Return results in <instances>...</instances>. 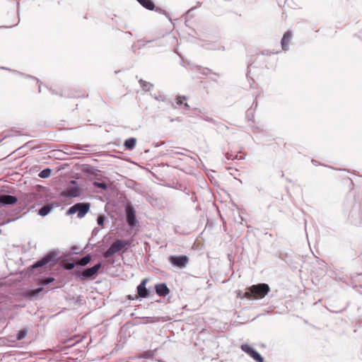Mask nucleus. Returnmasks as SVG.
Returning a JSON list of instances; mask_svg holds the SVG:
<instances>
[{
  "label": "nucleus",
  "instance_id": "f257e3e1",
  "mask_svg": "<svg viewBox=\"0 0 362 362\" xmlns=\"http://www.w3.org/2000/svg\"><path fill=\"white\" fill-rule=\"evenodd\" d=\"M270 291V288L267 284H258L250 286L247 291L243 294V296H240L241 298H254V299H262Z\"/></svg>",
  "mask_w": 362,
  "mask_h": 362
},
{
  "label": "nucleus",
  "instance_id": "f03ea898",
  "mask_svg": "<svg viewBox=\"0 0 362 362\" xmlns=\"http://www.w3.org/2000/svg\"><path fill=\"white\" fill-rule=\"evenodd\" d=\"M58 259V252L56 251H51L45 255L42 259L34 263L30 268V271L37 268H42L46 266L52 267L54 266Z\"/></svg>",
  "mask_w": 362,
  "mask_h": 362
},
{
  "label": "nucleus",
  "instance_id": "7ed1b4c3",
  "mask_svg": "<svg viewBox=\"0 0 362 362\" xmlns=\"http://www.w3.org/2000/svg\"><path fill=\"white\" fill-rule=\"evenodd\" d=\"M90 204L88 202H78L71 206L66 211V215H72L77 213L78 218H83L88 212Z\"/></svg>",
  "mask_w": 362,
  "mask_h": 362
},
{
  "label": "nucleus",
  "instance_id": "20e7f679",
  "mask_svg": "<svg viewBox=\"0 0 362 362\" xmlns=\"http://www.w3.org/2000/svg\"><path fill=\"white\" fill-rule=\"evenodd\" d=\"M101 266V263H98L92 267L84 269L81 272H78V276L83 281L94 278Z\"/></svg>",
  "mask_w": 362,
  "mask_h": 362
},
{
  "label": "nucleus",
  "instance_id": "39448f33",
  "mask_svg": "<svg viewBox=\"0 0 362 362\" xmlns=\"http://www.w3.org/2000/svg\"><path fill=\"white\" fill-rule=\"evenodd\" d=\"M169 262L173 266L179 269H184L189 262V257L186 255H171Z\"/></svg>",
  "mask_w": 362,
  "mask_h": 362
},
{
  "label": "nucleus",
  "instance_id": "423d86ee",
  "mask_svg": "<svg viewBox=\"0 0 362 362\" xmlns=\"http://www.w3.org/2000/svg\"><path fill=\"white\" fill-rule=\"evenodd\" d=\"M126 221L128 226L134 228L137 224L138 221L136 216V211L133 206L127 205L125 207Z\"/></svg>",
  "mask_w": 362,
  "mask_h": 362
},
{
  "label": "nucleus",
  "instance_id": "0eeeda50",
  "mask_svg": "<svg viewBox=\"0 0 362 362\" xmlns=\"http://www.w3.org/2000/svg\"><path fill=\"white\" fill-rule=\"evenodd\" d=\"M240 349L243 351L248 354L256 362H264V358L261 354L257 352L255 349L248 344H242Z\"/></svg>",
  "mask_w": 362,
  "mask_h": 362
},
{
  "label": "nucleus",
  "instance_id": "6e6552de",
  "mask_svg": "<svg viewBox=\"0 0 362 362\" xmlns=\"http://www.w3.org/2000/svg\"><path fill=\"white\" fill-rule=\"evenodd\" d=\"M123 242L122 240L117 239L112 243L110 247L103 253L105 258H109L112 257L115 253L123 250Z\"/></svg>",
  "mask_w": 362,
  "mask_h": 362
},
{
  "label": "nucleus",
  "instance_id": "1a4fd4ad",
  "mask_svg": "<svg viewBox=\"0 0 362 362\" xmlns=\"http://www.w3.org/2000/svg\"><path fill=\"white\" fill-rule=\"evenodd\" d=\"M148 282L147 279H143L136 287L137 295L139 298H146L149 296V291L146 288V285Z\"/></svg>",
  "mask_w": 362,
  "mask_h": 362
},
{
  "label": "nucleus",
  "instance_id": "9d476101",
  "mask_svg": "<svg viewBox=\"0 0 362 362\" xmlns=\"http://www.w3.org/2000/svg\"><path fill=\"white\" fill-rule=\"evenodd\" d=\"M18 201V199L16 196L6 194H0V206H4L6 205H13L16 204Z\"/></svg>",
  "mask_w": 362,
  "mask_h": 362
},
{
  "label": "nucleus",
  "instance_id": "9b49d317",
  "mask_svg": "<svg viewBox=\"0 0 362 362\" xmlns=\"http://www.w3.org/2000/svg\"><path fill=\"white\" fill-rule=\"evenodd\" d=\"M143 7L145 8L153 11L155 10L158 13H163L165 14V12L160 8L156 7L154 3L151 0H136Z\"/></svg>",
  "mask_w": 362,
  "mask_h": 362
},
{
  "label": "nucleus",
  "instance_id": "f8f14e48",
  "mask_svg": "<svg viewBox=\"0 0 362 362\" xmlns=\"http://www.w3.org/2000/svg\"><path fill=\"white\" fill-rule=\"evenodd\" d=\"M155 291L156 294L160 297H165L170 293V289L165 283L158 284L155 286Z\"/></svg>",
  "mask_w": 362,
  "mask_h": 362
},
{
  "label": "nucleus",
  "instance_id": "ddd939ff",
  "mask_svg": "<svg viewBox=\"0 0 362 362\" xmlns=\"http://www.w3.org/2000/svg\"><path fill=\"white\" fill-rule=\"evenodd\" d=\"M62 195L67 198L78 197L81 195L78 187H71L62 193Z\"/></svg>",
  "mask_w": 362,
  "mask_h": 362
},
{
  "label": "nucleus",
  "instance_id": "4468645a",
  "mask_svg": "<svg viewBox=\"0 0 362 362\" xmlns=\"http://www.w3.org/2000/svg\"><path fill=\"white\" fill-rule=\"evenodd\" d=\"M293 37V33L291 31H287L284 33L281 41V47L284 51H287L288 49V45Z\"/></svg>",
  "mask_w": 362,
  "mask_h": 362
},
{
  "label": "nucleus",
  "instance_id": "2eb2a0df",
  "mask_svg": "<svg viewBox=\"0 0 362 362\" xmlns=\"http://www.w3.org/2000/svg\"><path fill=\"white\" fill-rule=\"evenodd\" d=\"M43 291L42 287H40L35 289L28 290L25 292L24 296L25 298L32 299L36 297L40 292Z\"/></svg>",
  "mask_w": 362,
  "mask_h": 362
},
{
  "label": "nucleus",
  "instance_id": "dca6fc26",
  "mask_svg": "<svg viewBox=\"0 0 362 362\" xmlns=\"http://www.w3.org/2000/svg\"><path fill=\"white\" fill-rule=\"evenodd\" d=\"M136 144V139L135 138H129L127 140H125L124 146L126 149L127 150H132Z\"/></svg>",
  "mask_w": 362,
  "mask_h": 362
},
{
  "label": "nucleus",
  "instance_id": "f3484780",
  "mask_svg": "<svg viewBox=\"0 0 362 362\" xmlns=\"http://www.w3.org/2000/svg\"><path fill=\"white\" fill-rule=\"evenodd\" d=\"M52 210V206L51 205L47 204L42 206L39 211L38 214L41 216H47L51 211Z\"/></svg>",
  "mask_w": 362,
  "mask_h": 362
},
{
  "label": "nucleus",
  "instance_id": "a211bd4d",
  "mask_svg": "<svg viewBox=\"0 0 362 362\" xmlns=\"http://www.w3.org/2000/svg\"><path fill=\"white\" fill-rule=\"evenodd\" d=\"M139 84L141 86V87L143 88L144 90L145 91H148L151 90V88H153V85L149 82H147L143 79H140L139 81Z\"/></svg>",
  "mask_w": 362,
  "mask_h": 362
},
{
  "label": "nucleus",
  "instance_id": "6ab92c4d",
  "mask_svg": "<svg viewBox=\"0 0 362 362\" xmlns=\"http://www.w3.org/2000/svg\"><path fill=\"white\" fill-rule=\"evenodd\" d=\"M91 261V256L90 255L88 254L85 255L84 257H81L78 260V264L80 266L84 267L87 265Z\"/></svg>",
  "mask_w": 362,
  "mask_h": 362
},
{
  "label": "nucleus",
  "instance_id": "aec40b11",
  "mask_svg": "<svg viewBox=\"0 0 362 362\" xmlns=\"http://www.w3.org/2000/svg\"><path fill=\"white\" fill-rule=\"evenodd\" d=\"M28 332V330L27 329H22L19 330L17 332L16 337L17 340L23 339L26 337Z\"/></svg>",
  "mask_w": 362,
  "mask_h": 362
},
{
  "label": "nucleus",
  "instance_id": "412c9836",
  "mask_svg": "<svg viewBox=\"0 0 362 362\" xmlns=\"http://www.w3.org/2000/svg\"><path fill=\"white\" fill-rule=\"evenodd\" d=\"M52 170L49 168H45L39 173V177L41 178H47L50 176Z\"/></svg>",
  "mask_w": 362,
  "mask_h": 362
},
{
  "label": "nucleus",
  "instance_id": "4be33fe9",
  "mask_svg": "<svg viewBox=\"0 0 362 362\" xmlns=\"http://www.w3.org/2000/svg\"><path fill=\"white\" fill-rule=\"evenodd\" d=\"M182 100H186V98L185 96H183V97L178 96L177 98L176 104L178 105H183L185 110H189V105L187 103H183Z\"/></svg>",
  "mask_w": 362,
  "mask_h": 362
},
{
  "label": "nucleus",
  "instance_id": "5701e85b",
  "mask_svg": "<svg viewBox=\"0 0 362 362\" xmlns=\"http://www.w3.org/2000/svg\"><path fill=\"white\" fill-rule=\"evenodd\" d=\"M93 185L96 187L101 188L102 189L106 190L107 189V185L105 182L95 181Z\"/></svg>",
  "mask_w": 362,
  "mask_h": 362
},
{
  "label": "nucleus",
  "instance_id": "b1692460",
  "mask_svg": "<svg viewBox=\"0 0 362 362\" xmlns=\"http://www.w3.org/2000/svg\"><path fill=\"white\" fill-rule=\"evenodd\" d=\"M153 356H154L153 351H146L143 352L139 357L144 358H152L153 357Z\"/></svg>",
  "mask_w": 362,
  "mask_h": 362
},
{
  "label": "nucleus",
  "instance_id": "393cba45",
  "mask_svg": "<svg viewBox=\"0 0 362 362\" xmlns=\"http://www.w3.org/2000/svg\"><path fill=\"white\" fill-rule=\"evenodd\" d=\"M144 318L147 323H155L159 321V318L157 317H146Z\"/></svg>",
  "mask_w": 362,
  "mask_h": 362
},
{
  "label": "nucleus",
  "instance_id": "a878e982",
  "mask_svg": "<svg viewBox=\"0 0 362 362\" xmlns=\"http://www.w3.org/2000/svg\"><path fill=\"white\" fill-rule=\"evenodd\" d=\"M122 242H123L122 244L123 245V252H125L127 250L128 247L130 246L131 241L127 240H122Z\"/></svg>",
  "mask_w": 362,
  "mask_h": 362
},
{
  "label": "nucleus",
  "instance_id": "bb28decb",
  "mask_svg": "<svg viewBox=\"0 0 362 362\" xmlns=\"http://www.w3.org/2000/svg\"><path fill=\"white\" fill-rule=\"evenodd\" d=\"M152 95V97H153L155 100H158V101H163V102H165V101H167V100L165 99V97H163V95H156V94H155V95Z\"/></svg>",
  "mask_w": 362,
  "mask_h": 362
},
{
  "label": "nucleus",
  "instance_id": "cd10ccee",
  "mask_svg": "<svg viewBox=\"0 0 362 362\" xmlns=\"http://www.w3.org/2000/svg\"><path fill=\"white\" fill-rule=\"evenodd\" d=\"M105 222V217L103 216H99L97 218V223L99 226H103Z\"/></svg>",
  "mask_w": 362,
  "mask_h": 362
},
{
  "label": "nucleus",
  "instance_id": "c85d7f7f",
  "mask_svg": "<svg viewBox=\"0 0 362 362\" xmlns=\"http://www.w3.org/2000/svg\"><path fill=\"white\" fill-rule=\"evenodd\" d=\"M75 267V263L74 262H67L65 268L68 270L73 269Z\"/></svg>",
  "mask_w": 362,
  "mask_h": 362
},
{
  "label": "nucleus",
  "instance_id": "c756f323",
  "mask_svg": "<svg viewBox=\"0 0 362 362\" xmlns=\"http://www.w3.org/2000/svg\"><path fill=\"white\" fill-rule=\"evenodd\" d=\"M238 156L236 155L235 156V158L237 157ZM226 158L227 160H233L235 158V156H233V154L232 153H226Z\"/></svg>",
  "mask_w": 362,
  "mask_h": 362
},
{
  "label": "nucleus",
  "instance_id": "7c9ffc66",
  "mask_svg": "<svg viewBox=\"0 0 362 362\" xmlns=\"http://www.w3.org/2000/svg\"><path fill=\"white\" fill-rule=\"evenodd\" d=\"M53 280H54L53 278H49V279H47L45 280H42L41 283H42V285L47 286L49 283H51Z\"/></svg>",
  "mask_w": 362,
  "mask_h": 362
},
{
  "label": "nucleus",
  "instance_id": "2f4dec72",
  "mask_svg": "<svg viewBox=\"0 0 362 362\" xmlns=\"http://www.w3.org/2000/svg\"><path fill=\"white\" fill-rule=\"evenodd\" d=\"M208 71H209L208 69H203V74H206Z\"/></svg>",
  "mask_w": 362,
  "mask_h": 362
},
{
  "label": "nucleus",
  "instance_id": "473e14b6",
  "mask_svg": "<svg viewBox=\"0 0 362 362\" xmlns=\"http://www.w3.org/2000/svg\"><path fill=\"white\" fill-rule=\"evenodd\" d=\"M176 121H180V119L177 117L175 119ZM175 121V119H170V122Z\"/></svg>",
  "mask_w": 362,
  "mask_h": 362
},
{
  "label": "nucleus",
  "instance_id": "72a5a7b5",
  "mask_svg": "<svg viewBox=\"0 0 362 362\" xmlns=\"http://www.w3.org/2000/svg\"><path fill=\"white\" fill-rule=\"evenodd\" d=\"M128 298L130 299V300H134V298L132 297V296L129 295L128 296Z\"/></svg>",
  "mask_w": 362,
  "mask_h": 362
},
{
  "label": "nucleus",
  "instance_id": "f704fd0d",
  "mask_svg": "<svg viewBox=\"0 0 362 362\" xmlns=\"http://www.w3.org/2000/svg\"><path fill=\"white\" fill-rule=\"evenodd\" d=\"M33 79L36 80L37 81H39V79H38V78H35V77H33Z\"/></svg>",
  "mask_w": 362,
  "mask_h": 362
},
{
  "label": "nucleus",
  "instance_id": "c9c22d12",
  "mask_svg": "<svg viewBox=\"0 0 362 362\" xmlns=\"http://www.w3.org/2000/svg\"><path fill=\"white\" fill-rule=\"evenodd\" d=\"M33 79L36 80L37 81H39V79H38V78H35V77H33Z\"/></svg>",
  "mask_w": 362,
  "mask_h": 362
},
{
  "label": "nucleus",
  "instance_id": "e433bc0d",
  "mask_svg": "<svg viewBox=\"0 0 362 362\" xmlns=\"http://www.w3.org/2000/svg\"><path fill=\"white\" fill-rule=\"evenodd\" d=\"M33 79L36 80L37 81H39V79H38V78H35V77H33Z\"/></svg>",
  "mask_w": 362,
  "mask_h": 362
},
{
  "label": "nucleus",
  "instance_id": "4c0bfd02",
  "mask_svg": "<svg viewBox=\"0 0 362 362\" xmlns=\"http://www.w3.org/2000/svg\"><path fill=\"white\" fill-rule=\"evenodd\" d=\"M33 79L36 80L37 81H39V79H38V78H35V77H33Z\"/></svg>",
  "mask_w": 362,
  "mask_h": 362
},
{
  "label": "nucleus",
  "instance_id": "58836bf2",
  "mask_svg": "<svg viewBox=\"0 0 362 362\" xmlns=\"http://www.w3.org/2000/svg\"><path fill=\"white\" fill-rule=\"evenodd\" d=\"M171 105H172L173 107L176 108V107L175 106V105L173 103H171Z\"/></svg>",
  "mask_w": 362,
  "mask_h": 362
},
{
  "label": "nucleus",
  "instance_id": "ea45409f",
  "mask_svg": "<svg viewBox=\"0 0 362 362\" xmlns=\"http://www.w3.org/2000/svg\"><path fill=\"white\" fill-rule=\"evenodd\" d=\"M191 11H192V9H189V10H188V11H187V13H189Z\"/></svg>",
  "mask_w": 362,
  "mask_h": 362
},
{
  "label": "nucleus",
  "instance_id": "a19ab883",
  "mask_svg": "<svg viewBox=\"0 0 362 362\" xmlns=\"http://www.w3.org/2000/svg\"><path fill=\"white\" fill-rule=\"evenodd\" d=\"M39 92H41L40 86H39Z\"/></svg>",
  "mask_w": 362,
  "mask_h": 362
},
{
  "label": "nucleus",
  "instance_id": "79ce46f5",
  "mask_svg": "<svg viewBox=\"0 0 362 362\" xmlns=\"http://www.w3.org/2000/svg\"><path fill=\"white\" fill-rule=\"evenodd\" d=\"M26 77H28V78H30L31 76H29V75H27V76H26Z\"/></svg>",
  "mask_w": 362,
  "mask_h": 362
}]
</instances>
